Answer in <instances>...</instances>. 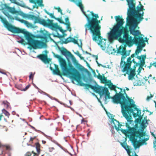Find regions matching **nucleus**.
Masks as SVG:
<instances>
[{"mask_svg": "<svg viewBox=\"0 0 156 156\" xmlns=\"http://www.w3.org/2000/svg\"><path fill=\"white\" fill-rule=\"evenodd\" d=\"M134 10L131 8L128 14L129 20L127 23L129 27V30L127 28H124L122 30L120 35H118L116 33L109 36L110 41L119 38L120 42L130 46L133 44H137L139 42L144 43L143 38L139 36L141 35L138 30H136L137 26L136 20L133 17L132 13Z\"/></svg>", "mask_w": 156, "mask_h": 156, "instance_id": "nucleus-1", "label": "nucleus"}, {"mask_svg": "<svg viewBox=\"0 0 156 156\" xmlns=\"http://www.w3.org/2000/svg\"><path fill=\"white\" fill-rule=\"evenodd\" d=\"M69 0L76 3L80 8L86 17L88 22L85 25L86 31L90 30L92 34L93 40L97 42L101 48H102L105 46V43L102 41L103 39L101 36V26L99 24L100 21L98 19L99 17L98 14H94L93 12L89 11H87V13L84 12L81 0Z\"/></svg>", "mask_w": 156, "mask_h": 156, "instance_id": "nucleus-2", "label": "nucleus"}, {"mask_svg": "<svg viewBox=\"0 0 156 156\" xmlns=\"http://www.w3.org/2000/svg\"><path fill=\"white\" fill-rule=\"evenodd\" d=\"M53 55L55 57L58 58L59 60L63 75L69 76L70 78L77 82L80 86H84L86 89L90 88L96 91L100 89V88L98 87L82 82L81 81V76L80 73L73 66L71 62L68 63V66H67L66 62L65 59L62 58L61 56L56 54L54 53H53Z\"/></svg>", "mask_w": 156, "mask_h": 156, "instance_id": "nucleus-3", "label": "nucleus"}, {"mask_svg": "<svg viewBox=\"0 0 156 156\" xmlns=\"http://www.w3.org/2000/svg\"><path fill=\"white\" fill-rule=\"evenodd\" d=\"M0 19L5 27L9 31L14 33H23L27 41V44L34 49L41 48L47 46V44L45 42L41 41L34 40L32 34L25 31L24 30L21 29L12 25L8 22L5 18L0 16Z\"/></svg>", "mask_w": 156, "mask_h": 156, "instance_id": "nucleus-4", "label": "nucleus"}, {"mask_svg": "<svg viewBox=\"0 0 156 156\" xmlns=\"http://www.w3.org/2000/svg\"><path fill=\"white\" fill-rule=\"evenodd\" d=\"M124 91L126 94V99L121 105V112L123 116L127 120V122L130 124H133V122L132 120V115H133L134 117L139 116L142 118L141 110L137 108L133 100L129 98L128 96L125 89L124 90Z\"/></svg>", "mask_w": 156, "mask_h": 156, "instance_id": "nucleus-5", "label": "nucleus"}, {"mask_svg": "<svg viewBox=\"0 0 156 156\" xmlns=\"http://www.w3.org/2000/svg\"><path fill=\"white\" fill-rule=\"evenodd\" d=\"M108 86L110 89L112 90H114L115 93V94L113 97H111L110 95V93L109 92L108 88L106 87H104L102 86H94L96 87H98L100 88V90L97 91L93 90L95 92L101 96L103 95H105V101H106L108 99H112L113 102L115 104H121L126 99L124 95L126 94L124 93L122 94V89L116 86L113 85V83L109 84Z\"/></svg>", "mask_w": 156, "mask_h": 156, "instance_id": "nucleus-6", "label": "nucleus"}, {"mask_svg": "<svg viewBox=\"0 0 156 156\" xmlns=\"http://www.w3.org/2000/svg\"><path fill=\"white\" fill-rule=\"evenodd\" d=\"M129 124H131V126L133 125V124H130L129 122L126 123V126L127 128V130L121 129V131L124 134L127 133L130 134V140L132 143L133 146L135 149L139 147V145L138 144L137 138H138L141 139L142 137L146 136L145 131H144V128L146 127L145 126V122L144 121L142 122L141 125L143 127L141 128L137 129L138 127L137 124L135 125L134 126L131 127Z\"/></svg>", "mask_w": 156, "mask_h": 156, "instance_id": "nucleus-7", "label": "nucleus"}, {"mask_svg": "<svg viewBox=\"0 0 156 156\" xmlns=\"http://www.w3.org/2000/svg\"><path fill=\"white\" fill-rule=\"evenodd\" d=\"M115 18L117 24L114 26L111 33L109 34V36L112 35L116 33H117L118 35H120L122 33V30H123L124 28H127L122 27L124 22V20L122 17H120V16H115Z\"/></svg>", "mask_w": 156, "mask_h": 156, "instance_id": "nucleus-8", "label": "nucleus"}, {"mask_svg": "<svg viewBox=\"0 0 156 156\" xmlns=\"http://www.w3.org/2000/svg\"><path fill=\"white\" fill-rule=\"evenodd\" d=\"M128 3L129 7V9L128 12V17L127 19V23L128 22V20H129L128 14L131 8H133V17L136 20L137 25L139 23V22L142 20L143 18L142 17L139 13H138L137 11L135 9V2L134 0H126Z\"/></svg>", "mask_w": 156, "mask_h": 156, "instance_id": "nucleus-9", "label": "nucleus"}, {"mask_svg": "<svg viewBox=\"0 0 156 156\" xmlns=\"http://www.w3.org/2000/svg\"><path fill=\"white\" fill-rule=\"evenodd\" d=\"M137 66V63L136 65H134L133 69L131 68V66H129V68L127 69L126 70L124 71V69L125 66L123 68L122 70L123 72H126V73L124 74V75L125 76L126 74H128V79L130 80H132L134 78V76L136 75V66Z\"/></svg>", "mask_w": 156, "mask_h": 156, "instance_id": "nucleus-10", "label": "nucleus"}, {"mask_svg": "<svg viewBox=\"0 0 156 156\" xmlns=\"http://www.w3.org/2000/svg\"><path fill=\"white\" fill-rule=\"evenodd\" d=\"M60 50L61 54L62 55L66 57H68L70 58L74 63L75 64L77 63V62L73 55L70 52L67 51L66 48L64 47H62Z\"/></svg>", "mask_w": 156, "mask_h": 156, "instance_id": "nucleus-11", "label": "nucleus"}, {"mask_svg": "<svg viewBox=\"0 0 156 156\" xmlns=\"http://www.w3.org/2000/svg\"><path fill=\"white\" fill-rule=\"evenodd\" d=\"M2 5L3 6V7L2 8V9L4 11L6 10L9 12L13 14H16L17 15H22L21 13H22V12L16 10L14 7H10L6 3L2 4Z\"/></svg>", "mask_w": 156, "mask_h": 156, "instance_id": "nucleus-12", "label": "nucleus"}, {"mask_svg": "<svg viewBox=\"0 0 156 156\" xmlns=\"http://www.w3.org/2000/svg\"><path fill=\"white\" fill-rule=\"evenodd\" d=\"M135 55H136L135 53L131 55L130 57L127 58L126 62H124V64L126 65H125V67L124 69V71L126 70L127 69L129 68V66H131L132 62L135 64L134 65H136V63H137V65H138V63L136 62L134 59L133 58L132 60H131L132 58L135 57Z\"/></svg>", "mask_w": 156, "mask_h": 156, "instance_id": "nucleus-13", "label": "nucleus"}, {"mask_svg": "<svg viewBox=\"0 0 156 156\" xmlns=\"http://www.w3.org/2000/svg\"><path fill=\"white\" fill-rule=\"evenodd\" d=\"M143 40L144 41V43H141L139 42L138 43L136 44H138V46L137 47V49L136 50L135 52V54L136 55H138L139 53L142 51V48L144 47L145 45V41L143 38Z\"/></svg>", "mask_w": 156, "mask_h": 156, "instance_id": "nucleus-14", "label": "nucleus"}, {"mask_svg": "<svg viewBox=\"0 0 156 156\" xmlns=\"http://www.w3.org/2000/svg\"><path fill=\"white\" fill-rule=\"evenodd\" d=\"M14 18L16 20L18 21L21 23H24L28 27H33V25L27 21L23 19H21L17 16H15Z\"/></svg>", "mask_w": 156, "mask_h": 156, "instance_id": "nucleus-15", "label": "nucleus"}, {"mask_svg": "<svg viewBox=\"0 0 156 156\" xmlns=\"http://www.w3.org/2000/svg\"><path fill=\"white\" fill-rule=\"evenodd\" d=\"M49 22L48 27H51L52 30H57L58 28V25L57 23H53V20L49 19L47 20Z\"/></svg>", "mask_w": 156, "mask_h": 156, "instance_id": "nucleus-16", "label": "nucleus"}, {"mask_svg": "<svg viewBox=\"0 0 156 156\" xmlns=\"http://www.w3.org/2000/svg\"><path fill=\"white\" fill-rule=\"evenodd\" d=\"M136 57L140 61V66L142 68V67L145 63V61L146 57V55H142L140 56H137Z\"/></svg>", "mask_w": 156, "mask_h": 156, "instance_id": "nucleus-17", "label": "nucleus"}, {"mask_svg": "<svg viewBox=\"0 0 156 156\" xmlns=\"http://www.w3.org/2000/svg\"><path fill=\"white\" fill-rule=\"evenodd\" d=\"M112 121L114 124V126L115 129L118 131H119L120 130L119 128L121 127L122 125L120 124L118 121H117L114 118L112 119Z\"/></svg>", "mask_w": 156, "mask_h": 156, "instance_id": "nucleus-18", "label": "nucleus"}, {"mask_svg": "<svg viewBox=\"0 0 156 156\" xmlns=\"http://www.w3.org/2000/svg\"><path fill=\"white\" fill-rule=\"evenodd\" d=\"M121 146L126 150L127 151L128 155H130L131 153L130 149L129 147L127 144L126 142L121 143Z\"/></svg>", "mask_w": 156, "mask_h": 156, "instance_id": "nucleus-19", "label": "nucleus"}, {"mask_svg": "<svg viewBox=\"0 0 156 156\" xmlns=\"http://www.w3.org/2000/svg\"><path fill=\"white\" fill-rule=\"evenodd\" d=\"M35 146L37 153H36L32 151L31 153L33 154V156H38L40 154V145L38 143H37L35 144Z\"/></svg>", "mask_w": 156, "mask_h": 156, "instance_id": "nucleus-20", "label": "nucleus"}, {"mask_svg": "<svg viewBox=\"0 0 156 156\" xmlns=\"http://www.w3.org/2000/svg\"><path fill=\"white\" fill-rule=\"evenodd\" d=\"M55 69H54L51 67H50L51 70L53 71V73L56 75H61V73L59 69L58 66L57 65L55 64Z\"/></svg>", "mask_w": 156, "mask_h": 156, "instance_id": "nucleus-21", "label": "nucleus"}, {"mask_svg": "<svg viewBox=\"0 0 156 156\" xmlns=\"http://www.w3.org/2000/svg\"><path fill=\"white\" fill-rule=\"evenodd\" d=\"M47 36V34L45 32L44 30H41L40 31V34L37 35V37L42 39H46Z\"/></svg>", "mask_w": 156, "mask_h": 156, "instance_id": "nucleus-22", "label": "nucleus"}, {"mask_svg": "<svg viewBox=\"0 0 156 156\" xmlns=\"http://www.w3.org/2000/svg\"><path fill=\"white\" fill-rule=\"evenodd\" d=\"M38 57L40 59L45 62H47L48 63L49 62L48 59L47 58V56L46 55H40L38 56Z\"/></svg>", "mask_w": 156, "mask_h": 156, "instance_id": "nucleus-23", "label": "nucleus"}, {"mask_svg": "<svg viewBox=\"0 0 156 156\" xmlns=\"http://www.w3.org/2000/svg\"><path fill=\"white\" fill-rule=\"evenodd\" d=\"M117 53H121L122 55H127L126 48L122 47H120L119 48L117 51Z\"/></svg>", "mask_w": 156, "mask_h": 156, "instance_id": "nucleus-24", "label": "nucleus"}, {"mask_svg": "<svg viewBox=\"0 0 156 156\" xmlns=\"http://www.w3.org/2000/svg\"><path fill=\"white\" fill-rule=\"evenodd\" d=\"M43 0H30V2L36 4V3L38 4L39 6H43L44 5L42 4Z\"/></svg>", "mask_w": 156, "mask_h": 156, "instance_id": "nucleus-25", "label": "nucleus"}, {"mask_svg": "<svg viewBox=\"0 0 156 156\" xmlns=\"http://www.w3.org/2000/svg\"><path fill=\"white\" fill-rule=\"evenodd\" d=\"M21 86L22 85L20 84L19 85H16V87L17 88L21 90L22 91H25L29 88L30 86V84H29L25 87V88H23Z\"/></svg>", "mask_w": 156, "mask_h": 156, "instance_id": "nucleus-26", "label": "nucleus"}, {"mask_svg": "<svg viewBox=\"0 0 156 156\" xmlns=\"http://www.w3.org/2000/svg\"><path fill=\"white\" fill-rule=\"evenodd\" d=\"M127 56V55H122L120 62V66H121L122 68H123L125 67V65L124 64V62H126L124 61V60Z\"/></svg>", "mask_w": 156, "mask_h": 156, "instance_id": "nucleus-27", "label": "nucleus"}, {"mask_svg": "<svg viewBox=\"0 0 156 156\" xmlns=\"http://www.w3.org/2000/svg\"><path fill=\"white\" fill-rule=\"evenodd\" d=\"M49 23V21H46L44 19H41L39 23L44 26L48 27Z\"/></svg>", "mask_w": 156, "mask_h": 156, "instance_id": "nucleus-28", "label": "nucleus"}, {"mask_svg": "<svg viewBox=\"0 0 156 156\" xmlns=\"http://www.w3.org/2000/svg\"><path fill=\"white\" fill-rule=\"evenodd\" d=\"M2 104L3 105L4 107L6 109L8 108L10 106V103L7 101H3Z\"/></svg>", "mask_w": 156, "mask_h": 156, "instance_id": "nucleus-29", "label": "nucleus"}, {"mask_svg": "<svg viewBox=\"0 0 156 156\" xmlns=\"http://www.w3.org/2000/svg\"><path fill=\"white\" fill-rule=\"evenodd\" d=\"M149 139V137L147 138H145L144 139H142L140 142H139L137 140V141L138 142V144L139 145V146L143 144H144L146 141H147Z\"/></svg>", "mask_w": 156, "mask_h": 156, "instance_id": "nucleus-30", "label": "nucleus"}, {"mask_svg": "<svg viewBox=\"0 0 156 156\" xmlns=\"http://www.w3.org/2000/svg\"><path fill=\"white\" fill-rule=\"evenodd\" d=\"M71 38L72 37H68L66 39H65V41H62V44H66L68 43L71 42Z\"/></svg>", "mask_w": 156, "mask_h": 156, "instance_id": "nucleus-31", "label": "nucleus"}, {"mask_svg": "<svg viewBox=\"0 0 156 156\" xmlns=\"http://www.w3.org/2000/svg\"><path fill=\"white\" fill-rule=\"evenodd\" d=\"M2 113L4 114L5 116H7L8 117H9L10 115V114L8 111H7L4 108L2 110Z\"/></svg>", "mask_w": 156, "mask_h": 156, "instance_id": "nucleus-32", "label": "nucleus"}, {"mask_svg": "<svg viewBox=\"0 0 156 156\" xmlns=\"http://www.w3.org/2000/svg\"><path fill=\"white\" fill-rule=\"evenodd\" d=\"M41 19V18H40L39 16H36L34 19V23H39Z\"/></svg>", "mask_w": 156, "mask_h": 156, "instance_id": "nucleus-33", "label": "nucleus"}, {"mask_svg": "<svg viewBox=\"0 0 156 156\" xmlns=\"http://www.w3.org/2000/svg\"><path fill=\"white\" fill-rule=\"evenodd\" d=\"M71 42H73L75 44H77L79 47L80 46L82 48V45H80L77 40H75L74 38L73 37H72V38H71Z\"/></svg>", "mask_w": 156, "mask_h": 156, "instance_id": "nucleus-34", "label": "nucleus"}, {"mask_svg": "<svg viewBox=\"0 0 156 156\" xmlns=\"http://www.w3.org/2000/svg\"><path fill=\"white\" fill-rule=\"evenodd\" d=\"M35 16H36L33 15L28 14L27 15L26 17L28 19L34 20V19Z\"/></svg>", "mask_w": 156, "mask_h": 156, "instance_id": "nucleus-35", "label": "nucleus"}, {"mask_svg": "<svg viewBox=\"0 0 156 156\" xmlns=\"http://www.w3.org/2000/svg\"><path fill=\"white\" fill-rule=\"evenodd\" d=\"M94 74L95 77H96L98 79L100 80H101L102 78L103 77V76H102L99 73L98 74V75L97 76L96 74V73L95 72H94Z\"/></svg>", "mask_w": 156, "mask_h": 156, "instance_id": "nucleus-36", "label": "nucleus"}, {"mask_svg": "<svg viewBox=\"0 0 156 156\" xmlns=\"http://www.w3.org/2000/svg\"><path fill=\"white\" fill-rule=\"evenodd\" d=\"M65 20L66 23H65L64 24L67 26H70V23L69 18L68 17L66 18L65 19Z\"/></svg>", "mask_w": 156, "mask_h": 156, "instance_id": "nucleus-37", "label": "nucleus"}, {"mask_svg": "<svg viewBox=\"0 0 156 156\" xmlns=\"http://www.w3.org/2000/svg\"><path fill=\"white\" fill-rule=\"evenodd\" d=\"M55 19L58 21L60 23L65 24V22L62 20V17H61L60 18H55Z\"/></svg>", "mask_w": 156, "mask_h": 156, "instance_id": "nucleus-38", "label": "nucleus"}, {"mask_svg": "<svg viewBox=\"0 0 156 156\" xmlns=\"http://www.w3.org/2000/svg\"><path fill=\"white\" fill-rule=\"evenodd\" d=\"M45 12L48 15H49L51 18L55 19V17L54 16V13H50L48 12L47 10H45Z\"/></svg>", "mask_w": 156, "mask_h": 156, "instance_id": "nucleus-39", "label": "nucleus"}, {"mask_svg": "<svg viewBox=\"0 0 156 156\" xmlns=\"http://www.w3.org/2000/svg\"><path fill=\"white\" fill-rule=\"evenodd\" d=\"M100 80L101 81V83H105L107 81V80L106 78L105 77V76L104 75L103 77Z\"/></svg>", "mask_w": 156, "mask_h": 156, "instance_id": "nucleus-40", "label": "nucleus"}, {"mask_svg": "<svg viewBox=\"0 0 156 156\" xmlns=\"http://www.w3.org/2000/svg\"><path fill=\"white\" fill-rule=\"evenodd\" d=\"M151 135L154 137L155 139V141L154 142V147H156V136L153 133H151Z\"/></svg>", "mask_w": 156, "mask_h": 156, "instance_id": "nucleus-41", "label": "nucleus"}, {"mask_svg": "<svg viewBox=\"0 0 156 156\" xmlns=\"http://www.w3.org/2000/svg\"><path fill=\"white\" fill-rule=\"evenodd\" d=\"M75 54L77 56H78L81 59H84V58L81 56V55L80 54L79 52L78 51H77L75 53Z\"/></svg>", "mask_w": 156, "mask_h": 156, "instance_id": "nucleus-42", "label": "nucleus"}, {"mask_svg": "<svg viewBox=\"0 0 156 156\" xmlns=\"http://www.w3.org/2000/svg\"><path fill=\"white\" fill-rule=\"evenodd\" d=\"M154 97V95L150 94V96H148L146 98V100L147 101H149L151 98Z\"/></svg>", "mask_w": 156, "mask_h": 156, "instance_id": "nucleus-43", "label": "nucleus"}, {"mask_svg": "<svg viewBox=\"0 0 156 156\" xmlns=\"http://www.w3.org/2000/svg\"><path fill=\"white\" fill-rule=\"evenodd\" d=\"M139 3L140 4L141 6L140 7H139V8L138 9V10L139 11H142L144 10V6L143 5H142L141 4L140 2H139Z\"/></svg>", "mask_w": 156, "mask_h": 156, "instance_id": "nucleus-44", "label": "nucleus"}, {"mask_svg": "<svg viewBox=\"0 0 156 156\" xmlns=\"http://www.w3.org/2000/svg\"><path fill=\"white\" fill-rule=\"evenodd\" d=\"M141 120L140 119H136L135 120V122L136 123V124H136H137V126H138L137 123H140L141 122ZM138 128V127L137 128Z\"/></svg>", "mask_w": 156, "mask_h": 156, "instance_id": "nucleus-45", "label": "nucleus"}, {"mask_svg": "<svg viewBox=\"0 0 156 156\" xmlns=\"http://www.w3.org/2000/svg\"><path fill=\"white\" fill-rule=\"evenodd\" d=\"M18 42L21 43L22 44H26L25 41L23 38H22L21 40L19 41Z\"/></svg>", "mask_w": 156, "mask_h": 156, "instance_id": "nucleus-46", "label": "nucleus"}, {"mask_svg": "<svg viewBox=\"0 0 156 156\" xmlns=\"http://www.w3.org/2000/svg\"><path fill=\"white\" fill-rule=\"evenodd\" d=\"M34 73H34V74H33V73H32V72H31L30 73V74L29 76V78L30 79H32V80H33L34 76Z\"/></svg>", "mask_w": 156, "mask_h": 156, "instance_id": "nucleus-47", "label": "nucleus"}, {"mask_svg": "<svg viewBox=\"0 0 156 156\" xmlns=\"http://www.w3.org/2000/svg\"><path fill=\"white\" fill-rule=\"evenodd\" d=\"M4 13L8 18H9L11 19L12 18V16H11L9 13H6V12H4Z\"/></svg>", "mask_w": 156, "mask_h": 156, "instance_id": "nucleus-48", "label": "nucleus"}, {"mask_svg": "<svg viewBox=\"0 0 156 156\" xmlns=\"http://www.w3.org/2000/svg\"><path fill=\"white\" fill-rule=\"evenodd\" d=\"M57 29H58L62 33H63L66 31V30H63L62 28L60 27L59 26H58V28Z\"/></svg>", "mask_w": 156, "mask_h": 156, "instance_id": "nucleus-49", "label": "nucleus"}, {"mask_svg": "<svg viewBox=\"0 0 156 156\" xmlns=\"http://www.w3.org/2000/svg\"><path fill=\"white\" fill-rule=\"evenodd\" d=\"M55 9H57L58 10V12H60L62 15L63 14L62 12V10L59 7H58V8H55Z\"/></svg>", "mask_w": 156, "mask_h": 156, "instance_id": "nucleus-50", "label": "nucleus"}, {"mask_svg": "<svg viewBox=\"0 0 156 156\" xmlns=\"http://www.w3.org/2000/svg\"><path fill=\"white\" fill-rule=\"evenodd\" d=\"M105 83H106L107 85L108 86L109 85V84H111V83H112L110 80H107V81L106 82H105Z\"/></svg>", "mask_w": 156, "mask_h": 156, "instance_id": "nucleus-51", "label": "nucleus"}, {"mask_svg": "<svg viewBox=\"0 0 156 156\" xmlns=\"http://www.w3.org/2000/svg\"><path fill=\"white\" fill-rule=\"evenodd\" d=\"M31 153L30 152H27L26 154V156H31Z\"/></svg>", "mask_w": 156, "mask_h": 156, "instance_id": "nucleus-52", "label": "nucleus"}, {"mask_svg": "<svg viewBox=\"0 0 156 156\" xmlns=\"http://www.w3.org/2000/svg\"><path fill=\"white\" fill-rule=\"evenodd\" d=\"M142 68L141 67H140V66L139 67L138 69V70H137V71L138 72V74H139V73L140 72Z\"/></svg>", "mask_w": 156, "mask_h": 156, "instance_id": "nucleus-53", "label": "nucleus"}, {"mask_svg": "<svg viewBox=\"0 0 156 156\" xmlns=\"http://www.w3.org/2000/svg\"><path fill=\"white\" fill-rule=\"evenodd\" d=\"M6 149L8 150H10L11 149L10 146L9 145H6L5 146Z\"/></svg>", "mask_w": 156, "mask_h": 156, "instance_id": "nucleus-54", "label": "nucleus"}, {"mask_svg": "<svg viewBox=\"0 0 156 156\" xmlns=\"http://www.w3.org/2000/svg\"><path fill=\"white\" fill-rule=\"evenodd\" d=\"M29 126L31 127V128L32 129H34V130H35L36 131H37V130L33 126H31L30 125H29Z\"/></svg>", "mask_w": 156, "mask_h": 156, "instance_id": "nucleus-55", "label": "nucleus"}, {"mask_svg": "<svg viewBox=\"0 0 156 156\" xmlns=\"http://www.w3.org/2000/svg\"><path fill=\"white\" fill-rule=\"evenodd\" d=\"M55 149L54 147H51L49 148V150L50 152L52 151Z\"/></svg>", "mask_w": 156, "mask_h": 156, "instance_id": "nucleus-56", "label": "nucleus"}, {"mask_svg": "<svg viewBox=\"0 0 156 156\" xmlns=\"http://www.w3.org/2000/svg\"><path fill=\"white\" fill-rule=\"evenodd\" d=\"M67 26V28H68V30L69 31H71V28L70 27V26Z\"/></svg>", "mask_w": 156, "mask_h": 156, "instance_id": "nucleus-57", "label": "nucleus"}, {"mask_svg": "<svg viewBox=\"0 0 156 156\" xmlns=\"http://www.w3.org/2000/svg\"><path fill=\"white\" fill-rule=\"evenodd\" d=\"M96 62L98 66H102V65L101 64H100L99 63L97 60L96 61Z\"/></svg>", "mask_w": 156, "mask_h": 156, "instance_id": "nucleus-58", "label": "nucleus"}, {"mask_svg": "<svg viewBox=\"0 0 156 156\" xmlns=\"http://www.w3.org/2000/svg\"><path fill=\"white\" fill-rule=\"evenodd\" d=\"M96 62L98 66H102V65L101 64H100L99 63L97 60L96 61Z\"/></svg>", "mask_w": 156, "mask_h": 156, "instance_id": "nucleus-59", "label": "nucleus"}, {"mask_svg": "<svg viewBox=\"0 0 156 156\" xmlns=\"http://www.w3.org/2000/svg\"><path fill=\"white\" fill-rule=\"evenodd\" d=\"M96 62L98 66H102V65L101 64H100L99 63L97 60L96 61Z\"/></svg>", "mask_w": 156, "mask_h": 156, "instance_id": "nucleus-60", "label": "nucleus"}, {"mask_svg": "<svg viewBox=\"0 0 156 156\" xmlns=\"http://www.w3.org/2000/svg\"><path fill=\"white\" fill-rule=\"evenodd\" d=\"M130 156H138L135 153V152L134 154V155H133V154L131 155L130 154V155H129Z\"/></svg>", "mask_w": 156, "mask_h": 156, "instance_id": "nucleus-61", "label": "nucleus"}, {"mask_svg": "<svg viewBox=\"0 0 156 156\" xmlns=\"http://www.w3.org/2000/svg\"><path fill=\"white\" fill-rule=\"evenodd\" d=\"M35 138V137H30V140L31 141H33V140Z\"/></svg>", "mask_w": 156, "mask_h": 156, "instance_id": "nucleus-62", "label": "nucleus"}, {"mask_svg": "<svg viewBox=\"0 0 156 156\" xmlns=\"http://www.w3.org/2000/svg\"><path fill=\"white\" fill-rule=\"evenodd\" d=\"M58 37L60 38L64 37V36L62 35H60L58 36Z\"/></svg>", "mask_w": 156, "mask_h": 156, "instance_id": "nucleus-63", "label": "nucleus"}, {"mask_svg": "<svg viewBox=\"0 0 156 156\" xmlns=\"http://www.w3.org/2000/svg\"><path fill=\"white\" fill-rule=\"evenodd\" d=\"M3 115H1L0 114V121L1 120L2 118Z\"/></svg>", "mask_w": 156, "mask_h": 156, "instance_id": "nucleus-64", "label": "nucleus"}]
</instances>
